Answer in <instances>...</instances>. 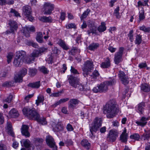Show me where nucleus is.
I'll use <instances>...</instances> for the list:
<instances>
[{"label": "nucleus", "mask_w": 150, "mask_h": 150, "mask_svg": "<svg viewBox=\"0 0 150 150\" xmlns=\"http://www.w3.org/2000/svg\"><path fill=\"white\" fill-rule=\"evenodd\" d=\"M118 136V133L116 131L112 130L110 131L107 136V140L110 142H113L116 140Z\"/></svg>", "instance_id": "obj_7"}, {"label": "nucleus", "mask_w": 150, "mask_h": 150, "mask_svg": "<svg viewBox=\"0 0 150 150\" xmlns=\"http://www.w3.org/2000/svg\"><path fill=\"white\" fill-rule=\"evenodd\" d=\"M8 115L10 117L16 118L18 117L19 113L18 111L16 109L13 108L10 111Z\"/></svg>", "instance_id": "obj_18"}, {"label": "nucleus", "mask_w": 150, "mask_h": 150, "mask_svg": "<svg viewBox=\"0 0 150 150\" xmlns=\"http://www.w3.org/2000/svg\"><path fill=\"white\" fill-rule=\"evenodd\" d=\"M93 68L92 61L87 60L84 63L82 70L84 72L91 71Z\"/></svg>", "instance_id": "obj_9"}, {"label": "nucleus", "mask_w": 150, "mask_h": 150, "mask_svg": "<svg viewBox=\"0 0 150 150\" xmlns=\"http://www.w3.org/2000/svg\"><path fill=\"white\" fill-rule=\"evenodd\" d=\"M40 86V81L30 83L28 85V87H30L33 88H39Z\"/></svg>", "instance_id": "obj_28"}, {"label": "nucleus", "mask_w": 150, "mask_h": 150, "mask_svg": "<svg viewBox=\"0 0 150 150\" xmlns=\"http://www.w3.org/2000/svg\"><path fill=\"white\" fill-rule=\"evenodd\" d=\"M119 77L121 79L122 83L125 85L129 83L128 78L125 73L122 71H120L119 72Z\"/></svg>", "instance_id": "obj_12"}, {"label": "nucleus", "mask_w": 150, "mask_h": 150, "mask_svg": "<svg viewBox=\"0 0 150 150\" xmlns=\"http://www.w3.org/2000/svg\"><path fill=\"white\" fill-rule=\"evenodd\" d=\"M81 144L83 147L87 150H88L90 148L91 144L86 139L82 140L81 141Z\"/></svg>", "instance_id": "obj_20"}, {"label": "nucleus", "mask_w": 150, "mask_h": 150, "mask_svg": "<svg viewBox=\"0 0 150 150\" xmlns=\"http://www.w3.org/2000/svg\"><path fill=\"white\" fill-rule=\"evenodd\" d=\"M119 7L118 6L115 9L114 11L113 14L116 16L117 18H120V16L119 12Z\"/></svg>", "instance_id": "obj_41"}, {"label": "nucleus", "mask_w": 150, "mask_h": 150, "mask_svg": "<svg viewBox=\"0 0 150 150\" xmlns=\"http://www.w3.org/2000/svg\"><path fill=\"white\" fill-rule=\"evenodd\" d=\"M40 54L41 55L42 53L47 52V48L44 47H41L38 50Z\"/></svg>", "instance_id": "obj_53"}, {"label": "nucleus", "mask_w": 150, "mask_h": 150, "mask_svg": "<svg viewBox=\"0 0 150 150\" xmlns=\"http://www.w3.org/2000/svg\"><path fill=\"white\" fill-rule=\"evenodd\" d=\"M99 44L97 42H93L90 44L88 47V50L91 51H94L97 49L99 47Z\"/></svg>", "instance_id": "obj_23"}, {"label": "nucleus", "mask_w": 150, "mask_h": 150, "mask_svg": "<svg viewBox=\"0 0 150 150\" xmlns=\"http://www.w3.org/2000/svg\"><path fill=\"white\" fill-rule=\"evenodd\" d=\"M45 11L44 14L46 15H50L52 13V11L54 9V5L50 3H46L44 5Z\"/></svg>", "instance_id": "obj_8"}, {"label": "nucleus", "mask_w": 150, "mask_h": 150, "mask_svg": "<svg viewBox=\"0 0 150 150\" xmlns=\"http://www.w3.org/2000/svg\"><path fill=\"white\" fill-rule=\"evenodd\" d=\"M145 132L146 133H144L142 135L144 140H147L150 137V136L149 135V134L146 132Z\"/></svg>", "instance_id": "obj_55"}, {"label": "nucleus", "mask_w": 150, "mask_h": 150, "mask_svg": "<svg viewBox=\"0 0 150 150\" xmlns=\"http://www.w3.org/2000/svg\"><path fill=\"white\" fill-rule=\"evenodd\" d=\"M54 128L56 131H58L61 130L62 129V127L60 125L57 124L56 125L55 127Z\"/></svg>", "instance_id": "obj_59"}, {"label": "nucleus", "mask_w": 150, "mask_h": 150, "mask_svg": "<svg viewBox=\"0 0 150 150\" xmlns=\"http://www.w3.org/2000/svg\"><path fill=\"white\" fill-rule=\"evenodd\" d=\"M69 100V98H66L61 99L58 102H57V103H63L66 102L67 101Z\"/></svg>", "instance_id": "obj_64"}, {"label": "nucleus", "mask_w": 150, "mask_h": 150, "mask_svg": "<svg viewBox=\"0 0 150 150\" xmlns=\"http://www.w3.org/2000/svg\"><path fill=\"white\" fill-rule=\"evenodd\" d=\"M139 28L140 30H142L144 32H149L150 31V28L146 27L144 25L140 27Z\"/></svg>", "instance_id": "obj_49"}, {"label": "nucleus", "mask_w": 150, "mask_h": 150, "mask_svg": "<svg viewBox=\"0 0 150 150\" xmlns=\"http://www.w3.org/2000/svg\"><path fill=\"white\" fill-rule=\"evenodd\" d=\"M23 114L29 119L37 120L42 125H46L47 122L44 117H40V115L34 108H25L22 110Z\"/></svg>", "instance_id": "obj_1"}, {"label": "nucleus", "mask_w": 150, "mask_h": 150, "mask_svg": "<svg viewBox=\"0 0 150 150\" xmlns=\"http://www.w3.org/2000/svg\"><path fill=\"white\" fill-rule=\"evenodd\" d=\"M65 143L67 145H71L73 144V142L71 139H68L65 142Z\"/></svg>", "instance_id": "obj_63"}, {"label": "nucleus", "mask_w": 150, "mask_h": 150, "mask_svg": "<svg viewBox=\"0 0 150 150\" xmlns=\"http://www.w3.org/2000/svg\"><path fill=\"white\" fill-rule=\"evenodd\" d=\"M105 83L107 84L108 86H112L114 85L116 82L115 79L114 78H110L108 80L105 81Z\"/></svg>", "instance_id": "obj_30"}, {"label": "nucleus", "mask_w": 150, "mask_h": 150, "mask_svg": "<svg viewBox=\"0 0 150 150\" xmlns=\"http://www.w3.org/2000/svg\"><path fill=\"white\" fill-rule=\"evenodd\" d=\"M149 2V0H142V1H139L137 2V6L138 7H140L143 6H146L149 7V6L148 3Z\"/></svg>", "instance_id": "obj_29"}, {"label": "nucleus", "mask_w": 150, "mask_h": 150, "mask_svg": "<svg viewBox=\"0 0 150 150\" xmlns=\"http://www.w3.org/2000/svg\"><path fill=\"white\" fill-rule=\"evenodd\" d=\"M61 16L60 18L62 21L64 20L65 19L66 13L64 12L61 11L60 13Z\"/></svg>", "instance_id": "obj_60"}, {"label": "nucleus", "mask_w": 150, "mask_h": 150, "mask_svg": "<svg viewBox=\"0 0 150 150\" xmlns=\"http://www.w3.org/2000/svg\"><path fill=\"white\" fill-rule=\"evenodd\" d=\"M131 139H133L135 140L138 141L140 139V136L139 134L137 133H134L131 135L130 136Z\"/></svg>", "instance_id": "obj_47"}, {"label": "nucleus", "mask_w": 150, "mask_h": 150, "mask_svg": "<svg viewBox=\"0 0 150 150\" xmlns=\"http://www.w3.org/2000/svg\"><path fill=\"white\" fill-rule=\"evenodd\" d=\"M144 105L143 104H139L137 105L138 112L140 114H142L144 110Z\"/></svg>", "instance_id": "obj_38"}, {"label": "nucleus", "mask_w": 150, "mask_h": 150, "mask_svg": "<svg viewBox=\"0 0 150 150\" xmlns=\"http://www.w3.org/2000/svg\"><path fill=\"white\" fill-rule=\"evenodd\" d=\"M80 102L79 100L77 99H71L69 102V103H79Z\"/></svg>", "instance_id": "obj_62"}, {"label": "nucleus", "mask_w": 150, "mask_h": 150, "mask_svg": "<svg viewBox=\"0 0 150 150\" xmlns=\"http://www.w3.org/2000/svg\"><path fill=\"white\" fill-rule=\"evenodd\" d=\"M22 146H24L25 148L29 149L30 147V142L28 139H23L20 142Z\"/></svg>", "instance_id": "obj_27"}, {"label": "nucleus", "mask_w": 150, "mask_h": 150, "mask_svg": "<svg viewBox=\"0 0 150 150\" xmlns=\"http://www.w3.org/2000/svg\"><path fill=\"white\" fill-rule=\"evenodd\" d=\"M35 29L34 26H32L30 27L26 26L23 28L21 32L26 37H29L30 36V32H35Z\"/></svg>", "instance_id": "obj_11"}, {"label": "nucleus", "mask_w": 150, "mask_h": 150, "mask_svg": "<svg viewBox=\"0 0 150 150\" xmlns=\"http://www.w3.org/2000/svg\"><path fill=\"white\" fill-rule=\"evenodd\" d=\"M68 80L71 86L77 88L80 91L85 92L89 90L88 88H86L85 87H84L80 83L79 79L76 77L71 75L68 78Z\"/></svg>", "instance_id": "obj_3"}, {"label": "nucleus", "mask_w": 150, "mask_h": 150, "mask_svg": "<svg viewBox=\"0 0 150 150\" xmlns=\"http://www.w3.org/2000/svg\"><path fill=\"white\" fill-rule=\"evenodd\" d=\"M90 12V10L88 8L86 11H85L80 17L81 20H82L84 18H86Z\"/></svg>", "instance_id": "obj_40"}, {"label": "nucleus", "mask_w": 150, "mask_h": 150, "mask_svg": "<svg viewBox=\"0 0 150 150\" xmlns=\"http://www.w3.org/2000/svg\"><path fill=\"white\" fill-rule=\"evenodd\" d=\"M141 90L144 92H147L149 91L150 88L148 84L144 83L141 85Z\"/></svg>", "instance_id": "obj_31"}, {"label": "nucleus", "mask_w": 150, "mask_h": 150, "mask_svg": "<svg viewBox=\"0 0 150 150\" xmlns=\"http://www.w3.org/2000/svg\"><path fill=\"white\" fill-rule=\"evenodd\" d=\"M148 117L146 118L144 117H142L139 121L136 122V123L137 126H141L143 127L146 125L147 123V121L149 120Z\"/></svg>", "instance_id": "obj_13"}, {"label": "nucleus", "mask_w": 150, "mask_h": 150, "mask_svg": "<svg viewBox=\"0 0 150 150\" xmlns=\"http://www.w3.org/2000/svg\"><path fill=\"white\" fill-rule=\"evenodd\" d=\"M142 41V36L140 35H137L136 37L135 43L136 44L139 45L140 44Z\"/></svg>", "instance_id": "obj_39"}, {"label": "nucleus", "mask_w": 150, "mask_h": 150, "mask_svg": "<svg viewBox=\"0 0 150 150\" xmlns=\"http://www.w3.org/2000/svg\"><path fill=\"white\" fill-rule=\"evenodd\" d=\"M6 127V130H7L8 134L13 137L14 134L13 131V129L12 128L11 122H7Z\"/></svg>", "instance_id": "obj_19"}, {"label": "nucleus", "mask_w": 150, "mask_h": 150, "mask_svg": "<svg viewBox=\"0 0 150 150\" xmlns=\"http://www.w3.org/2000/svg\"><path fill=\"white\" fill-rule=\"evenodd\" d=\"M145 18L144 16V12L143 10H141L139 12V18L137 21V22L140 23L141 21H143Z\"/></svg>", "instance_id": "obj_33"}, {"label": "nucleus", "mask_w": 150, "mask_h": 150, "mask_svg": "<svg viewBox=\"0 0 150 150\" xmlns=\"http://www.w3.org/2000/svg\"><path fill=\"white\" fill-rule=\"evenodd\" d=\"M40 55L38 50H34L30 55L28 56V64H30L32 61H34L35 58Z\"/></svg>", "instance_id": "obj_10"}, {"label": "nucleus", "mask_w": 150, "mask_h": 150, "mask_svg": "<svg viewBox=\"0 0 150 150\" xmlns=\"http://www.w3.org/2000/svg\"><path fill=\"white\" fill-rule=\"evenodd\" d=\"M13 96L12 95H10L7 98L4 100H3V102H7L8 103H9L11 102V100H12Z\"/></svg>", "instance_id": "obj_50"}, {"label": "nucleus", "mask_w": 150, "mask_h": 150, "mask_svg": "<svg viewBox=\"0 0 150 150\" xmlns=\"http://www.w3.org/2000/svg\"><path fill=\"white\" fill-rule=\"evenodd\" d=\"M119 110V108L117 107L116 104H106L103 106V112L105 114L108 113L107 117L109 118H112Z\"/></svg>", "instance_id": "obj_2"}, {"label": "nucleus", "mask_w": 150, "mask_h": 150, "mask_svg": "<svg viewBox=\"0 0 150 150\" xmlns=\"http://www.w3.org/2000/svg\"><path fill=\"white\" fill-rule=\"evenodd\" d=\"M101 25L99 26L98 28V30L100 32H102L104 31L106 29L105 26V22H103L101 23Z\"/></svg>", "instance_id": "obj_34"}, {"label": "nucleus", "mask_w": 150, "mask_h": 150, "mask_svg": "<svg viewBox=\"0 0 150 150\" xmlns=\"http://www.w3.org/2000/svg\"><path fill=\"white\" fill-rule=\"evenodd\" d=\"M102 123V120L100 118L96 117L93 120L92 124V126L89 127L90 131L92 135H93V132H96L101 126Z\"/></svg>", "instance_id": "obj_4"}, {"label": "nucleus", "mask_w": 150, "mask_h": 150, "mask_svg": "<svg viewBox=\"0 0 150 150\" xmlns=\"http://www.w3.org/2000/svg\"><path fill=\"white\" fill-rule=\"evenodd\" d=\"M27 69L26 68L22 67L19 71V83L23 81V78L27 74Z\"/></svg>", "instance_id": "obj_16"}, {"label": "nucleus", "mask_w": 150, "mask_h": 150, "mask_svg": "<svg viewBox=\"0 0 150 150\" xmlns=\"http://www.w3.org/2000/svg\"><path fill=\"white\" fill-rule=\"evenodd\" d=\"M14 79L15 82L13 81H8L10 87L13 86L14 85V83H17L19 82V73L16 72L15 74Z\"/></svg>", "instance_id": "obj_24"}, {"label": "nucleus", "mask_w": 150, "mask_h": 150, "mask_svg": "<svg viewBox=\"0 0 150 150\" xmlns=\"http://www.w3.org/2000/svg\"><path fill=\"white\" fill-rule=\"evenodd\" d=\"M124 50V48L120 47L119 48V51L115 54L114 61L115 64H118L122 61V56Z\"/></svg>", "instance_id": "obj_5"}, {"label": "nucleus", "mask_w": 150, "mask_h": 150, "mask_svg": "<svg viewBox=\"0 0 150 150\" xmlns=\"http://www.w3.org/2000/svg\"><path fill=\"white\" fill-rule=\"evenodd\" d=\"M80 52V50L77 48L76 47H73L71 50L70 53L72 55H75L76 52Z\"/></svg>", "instance_id": "obj_42"}, {"label": "nucleus", "mask_w": 150, "mask_h": 150, "mask_svg": "<svg viewBox=\"0 0 150 150\" xmlns=\"http://www.w3.org/2000/svg\"><path fill=\"white\" fill-rule=\"evenodd\" d=\"M99 75V74L98 71L95 70L92 73V74L91 75V76L94 79H96L97 77H98Z\"/></svg>", "instance_id": "obj_45"}, {"label": "nucleus", "mask_w": 150, "mask_h": 150, "mask_svg": "<svg viewBox=\"0 0 150 150\" xmlns=\"http://www.w3.org/2000/svg\"><path fill=\"white\" fill-rule=\"evenodd\" d=\"M24 14L28 18L29 21H32L34 18L31 16L32 11L30 7L28 6H23L22 8Z\"/></svg>", "instance_id": "obj_6"}, {"label": "nucleus", "mask_w": 150, "mask_h": 150, "mask_svg": "<svg viewBox=\"0 0 150 150\" xmlns=\"http://www.w3.org/2000/svg\"><path fill=\"white\" fill-rule=\"evenodd\" d=\"M47 60L49 64H52L53 60V57L51 55H48Z\"/></svg>", "instance_id": "obj_54"}, {"label": "nucleus", "mask_w": 150, "mask_h": 150, "mask_svg": "<svg viewBox=\"0 0 150 150\" xmlns=\"http://www.w3.org/2000/svg\"><path fill=\"white\" fill-rule=\"evenodd\" d=\"M37 70L35 68H30L29 69V74L31 76H34L37 74Z\"/></svg>", "instance_id": "obj_36"}, {"label": "nucleus", "mask_w": 150, "mask_h": 150, "mask_svg": "<svg viewBox=\"0 0 150 150\" xmlns=\"http://www.w3.org/2000/svg\"><path fill=\"white\" fill-rule=\"evenodd\" d=\"M38 69L39 71L44 74H47L49 73V70L47 68L44 66L39 67Z\"/></svg>", "instance_id": "obj_37"}, {"label": "nucleus", "mask_w": 150, "mask_h": 150, "mask_svg": "<svg viewBox=\"0 0 150 150\" xmlns=\"http://www.w3.org/2000/svg\"><path fill=\"white\" fill-rule=\"evenodd\" d=\"M127 134H122L120 136V139L123 142H126L127 141Z\"/></svg>", "instance_id": "obj_44"}, {"label": "nucleus", "mask_w": 150, "mask_h": 150, "mask_svg": "<svg viewBox=\"0 0 150 150\" xmlns=\"http://www.w3.org/2000/svg\"><path fill=\"white\" fill-rule=\"evenodd\" d=\"M43 35L42 34L41 32L38 33L37 35V37H36V39L37 41L40 43H42L43 42Z\"/></svg>", "instance_id": "obj_35"}, {"label": "nucleus", "mask_w": 150, "mask_h": 150, "mask_svg": "<svg viewBox=\"0 0 150 150\" xmlns=\"http://www.w3.org/2000/svg\"><path fill=\"white\" fill-rule=\"evenodd\" d=\"M8 25L10 26V28L13 29L14 30L16 31L18 28V25L15 21L12 20H9Z\"/></svg>", "instance_id": "obj_25"}, {"label": "nucleus", "mask_w": 150, "mask_h": 150, "mask_svg": "<svg viewBox=\"0 0 150 150\" xmlns=\"http://www.w3.org/2000/svg\"><path fill=\"white\" fill-rule=\"evenodd\" d=\"M13 57V54L12 53H9L6 56L7 58V62L8 64H9L11 61Z\"/></svg>", "instance_id": "obj_43"}, {"label": "nucleus", "mask_w": 150, "mask_h": 150, "mask_svg": "<svg viewBox=\"0 0 150 150\" xmlns=\"http://www.w3.org/2000/svg\"><path fill=\"white\" fill-rule=\"evenodd\" d=\"M67 69V67L66 65L64 64L62 65V69L60 70V72L62 73H65V71Z\"/></svg>", "instance_id": "obj_57"}, {"label": "nucleus", "mask_w": 150, "mask_h": 150, "mask_svg": "<svg viewBox=\"0 0 150 150\" xmlns=\"http://www.w3.org/2000/svg\"><path fill=\"white\" fill-rule=\"evenodd\" d=\"M133 31L132 30L129 31V33L127 35L129 38V39L131 42H132L134 40V35L133 34Z\"/></svg>", "instance_id": "obj_48"}, {"label": "nucleus", "mask_w": 150, "mask_h": 150, "mask_svg": "<svg viewBox=\"0 0 150 150\" xmlns=\"http://www.w3.org/2000/svg\"><path fill=\"white\" fill-rule=\"evenodd\" d=\"M147 64L146 63H141L139 64L138 67L140 69L144 68L147 67Z\"/></svg>", "instance_id": "obj_56"}, {"label": "nucleus", "mask_w": 150, "mask_h": 150, "mask_svg": "<svg viewBox=\"0 0 150 150\" xmlns=\"http://www.w3.org/2000/svg\"><path fill=\"white\" fill-rule=\"evenodd\" d=\"M66 128L68 131H71L73 130L74 129L72 126L70 124L67 125Z\"/></svg>", "instance_id": "obj_61"}, {"label": "nucleus", "mask_w": 150, "mask_h": 150, "mask_svg": "<svg viewBox=\"0 0 150 150\" xmlns=\"http://www.w3.org/2000/svg\"><path fill=\"white\" fill-rule=\"evenodd\" d=\"M70 71L71 72L74 74H79V72L77 71V70L75 69L73 67H71V69H70Z\"/></svg>", "instance_id": "obj_58"}, {"label": "nucleus", "mask_w": 150, "mask_h": 150, "mask_svg": "<svg viewBox=\"0 0 150 150\" xmlns=\"http://www.w3.org/2000/svg\"><path fill=\"white\" fill-rule=\"evenodd\" d=\"M66 27L67 29L75 28H76V25L74 23L67 24L66 25Z\"/></svg>", "instance_id": "obj_51"}, {"label": "nucleus", "mask_w": 150, "mask_h": 150, "mask_svg": "<svg viewBox=\"0 0 150 150\" xmlns=\"http://www.w3.org/2000/svg\"><path fill=\"white\" fill-rule=\"evenodd\" d=\"M40 20L45 23H51L52 22V20L50 16H43L40 18Z\"/></svg>", "instance_id": "obj_32"}, {"label": "nucleus", "mask_w": 150, "mask_h": 150, "mask_svg": "<svg viewBox=\"0 0 150 150\" xmlns=\"http://www.w3.org/2000/svg\"><path fill=\"white\" fill-rule=\"evenodd\" d=\"M19 59H20L21 62H22L28 64V57H26V53L25 51H19Z\"/></svg>", "instance_id": "obj_14"}, {"label": "nucleus", "mask_w": 150, "mask_h": 150, "mask_svg": "<svg viewBox=\"0 0 150 150\" xmlns=\"http://www.w3.org/2000/svg\"><path fill=\"white\" fill-rule=\"evenodd\" d=\"M59 45L63 49L67 50L69 49V46L65 43V42L61 39H60L58 42Z\"/></svg>", "instance_id": "obj_26"}, {"label": "nucleus", "mask_w": 150, "mask_h": 150, "mask_svg": "<svg viewBox=\"0 0 150 150\" xmlns=\"http://www.w3.org/2000/svg\"><path fill=\"white\" fill-rule=\"evenodd\" d=\"M19 59V56L17 54L13 62L14 65L16 67L19 66V64L18 63V59Z\"/></svg>", "instance_id": "obj_52"}, {"label": "nucleus", "mask_w": 150, "mask_h": 150, "mask_svg": "<svg viewBox=\"0 0 150 150\" xmlns=\"http://www.w3.org/2000/svg\"><path fill=\"white\" fill-rule=\"evenodd\" d=\"M46 142L47 144L49 146H52L55 143L54 139L50 136H48L46 137Z\"/></svg>", "instance_id": "obj_21"}, {"label": "nucleus", "mask_w": 150, "mask_h": 150, "mask_svg": "<svg viewBox=\"0 0 150 150\" xmlns=\"http://www.w3.org/2000/svg\"><path fill=\"white\" fill-rule=\"evenodd\" d=\"M111 65L110 59L108 57H107L105 62H102L100 64V67L103 68H107L110 67Z\"/></svg>", "instance_id": "obj_17"}, {"label": "nucleus", "mask_w": 150, "mask_h": 150, "mask_svg": "<svg viewBox=\"0 0 150 150\" xmlns=\"http://www.w3.org/2000/svg\"><path fill=\"white\" fill-rule=\"evenodd\" d=\"M44 100V96L43 95H40L38 97V99L36 100V103H43Z\"/></svg>", "instance_id": "obj_46"}, {"label": "nucleus", "mask_w": 150, "mask_h": 150, "mask_svg": "<svg viewBox=\"0 0 150 150\" xmlns=\"http://www.w3.org/2000/svg\"><path fill=\"white\" fill-rule=\"evenodd\" d=\"M28 127L25 125H23L21 128L22 134L26 138L30 136V134L28 131Z\"/></svg>", "instance_id": "obj_15"}, {"label": "nucleus", "mask_w": 150, "mask_h": 150, "mask_svg": "<svg viewBox=\"0 0 150 150\" xmlns=\"http://www.w3.org/2000/svg\"><path fill=\"white\" fill-rule=\"evenodd\" d=\"M98 87L100 90V92H105L108 88V86L105 81L98 85Z\"/></svg>", "instance_id": "obj_22"}]
</instances>
